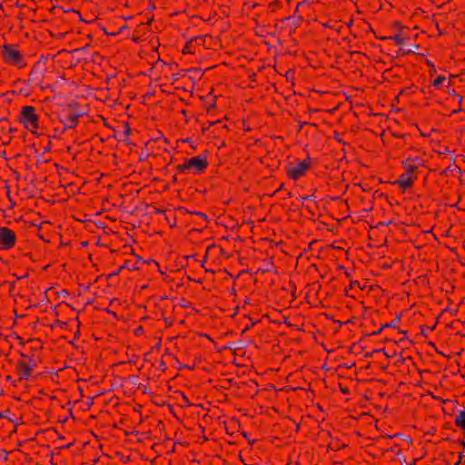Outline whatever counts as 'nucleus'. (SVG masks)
Segmentation results:
<instances>
[{"label": "nucleus", "mask_w": 465, "mask_h": 465, "mask_svg": "<svg viewBox=\"0 0 465 465\" xmlns=\"http://www.w3.org/2000/svg\"><path fill=\"white\" fill-rule=\"evenodd\" d=\"M209 163L204 154L186 159L182 164L177 166L181 173L201 174L207 168Z\"/></svg>", "instance_id": "obj_1"}, {"label": "nucleus", "mask_w": 465, "mask_h": 465, "mask_svg": "<svg viewBox=\"0 0 465 465\" xmlns=\"http://www.w3.org/2000/svg\"><path fill=\"white\" fill-rule=\"evenodd\" d=\"M19 120L27 131L33 134L39 135L40 117L36 114V110L34 106L25 105L22 107Z\"/></svg>", "instance_id": "obj_2"}, {"label": "nucleus", "mask_w": 465, "mask_h": 465, "mask_svg": "<svg viewBox=\"0 0 465 465\" xmlns=\"http://www.w3.org/2000/svg\"><path fill=\"white\" fill-rule=\"evenodd\" d=\"M2 54L5 63L10 65L16 66L18 68L26 66L24 54L15 46L5 45L3 46Z\"/></svg>", "instance_id": "obj_3"}, {"label": "nucleus", "mask_w": 465, "mask_h": 465, "mask_svg": "<svg viewBox=\"0 0 465 465\" xmlns=\"http://www.w3.org/2000/svg\"><path fill=\"white\" fill-rule=\"evenodd\" d=\"M36 361L31 357L22 354L19 359L15 373L19 381L28 380L31 377L33 371L36 368Z\"/></svg>", "instance_id": "obj_4"}, {"label": "nucleus", "mask_w": 465, "mask_h": 465, "mask_svg": "<svg viewBox=\"0 0 465 465\" xmlns=\"http://www.w3.org/2000/svg\"><path fill=\"white\" fill-rule=\"evenodd\" d=\"M312 166L311 158L307 157L298 163H291L286 166V174L292 180H299L306 174Z\"/></svg>", "instance_id": "obj_5"}, {"label": "nucleus", "mask_w": 465, "mask_h": 465, "mask_svg": "<svg viewBox=\"0 0 465 465\" xmlns=\"http://www.w3.org/2000/svg\"><path fill=\"white\" fill-rule=\"evenodd\" d=\"M16 242L15 233L6 227L0 228V250L11 249Z\"/></svg>", "instance_id": "obj_6"}, {"label": "nucleus", "mask_w": 465, "mask_h": 465, "mask_svg": "<svg viewBox=\"0 0 465 465\" xmlns=\"http://www.w3.org/2000/svg\"><path fill=\"white\" fill-rule=\"evenodd\" d=\"M80 116L81 115L75 112H64L60 115V122L63 124L64 129H73L78 124Z\"/></svg>", "instance_id": "obj_7"}, {"label": "nucleus", "mask_w": 465, "mask_h": 465, "mask_svg": "<svg viewBox=\"0 0 465 465\" xmlns=\"http://www.w3.org/2000/svg\"><path fill=\"white\" fill-rule=\"evenodd\" d=\"M417 179L416 174H410L407 173H403L400 175L399 179L393 182V184L399 185L402 190H406L411 188Z\"/></svg>", "instance_id": "obj_8"}, {"label": "nucleus", "mask_w": 465, "mask_h": 465, "mask_svg": "<svg viewBox=\"0 0 465 465\" xmlns=\"http://www.w3.org/2000/svg\"><path fill=\"white\" fill-rule=\"evenodd\" d=\"M402 166L406 170L405 173H410V174H416L415 173L416 170L419 167L418 165H416V163H413L411 157L405 159L402 162Z\"/></svg>", "instance_id": "obj_9"}, {"label": "nucleus", "mask_w": 465, "mask_h": 465, "mask_svg": "<svg viewBox=\"0 0 465 465\" xmlns=\"http://www.w3.org/2000/svg\"><path fill=\"white\" fill-rule=\"evenodd\" d=\"M455 424L460 429L465 430V411H460L455 419Z\"/></svg>", "instance_id": "obj_10"}, {"label": "nucleus", "mask_w": 465, "mask_h": 465, "mask_svg": "<svg viewBox=\"0 0 465 465\" xmlns=\"http://www.w3.org/2000/svg\"><path fill=\"white\" fill-rule=\"evenodd\" d=\"M446 81V78L445 76H441V75H439L437 76L433 82H432V85L435 87V88H440V86L442 85V84Z\"/></svg>", "instance_id": "obj_11"}, {"label": "nucleus", "mask_w": 465, "mask_h": 465, "mask_svg": "<svg viewBox=\"0 0 465 465\" xmlns=\"http://www.w3.org/2000/svg\"><path fill=\"white\" fill-rule=\"evenodd\" d=\"M183 52L184 54H193V40H191V41L186 43L185 46L183 49Z\"/></svg>", "instance_id": "obj_12"}, {"label": "nucleus", "mask_w": 465, "mask_h": 465, "mask_svg": "<svg viewBox=\"0 0 465 465\" xmlns=\"http://www.w3.org/2000/svg\"><path fill=\"white\" fill-rule=\"evenodd\" d=\"M391 38L393 39L397 45H401L404 42V39L401 35H394Z\"/></svg>", "instance_id": "obj_13"}, {"label": "nucleus", "mask_w": 465, "mask_h": 465, "mask_svg": "<svg viewBox=\"0 0 465 465\" xmlns=\"http://www.w3.org/2000/svg\"><path fill=\"white\" fill-rule=\"evenodd\" d=\"M413 163H416V165L420 166L422 165V160L418 156L411 157Z\"/></svg>", "instance_id": "obj_14"}, {"label": "nucleus", "mask_w": 465, "mask_h": 465, "mask_svg": "<svg viewBox=\"0 0 465 465\" xmlns=\"http://www.w3.org/2000/svg\"><path fill=\"white\" fill-rule=\"evenodd\" d=\"M123 268H124V266H121L117 271L113 272L112 275H117Z\"/></svg>", "instance_id": "obj_15"}]
</instances>
